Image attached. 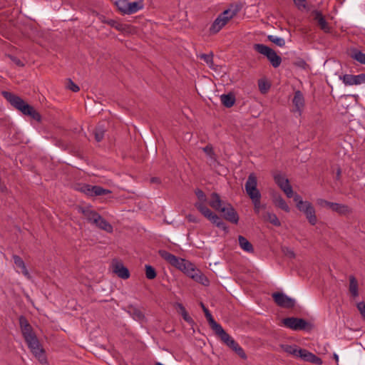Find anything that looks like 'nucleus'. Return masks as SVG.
<instances>
[{"label": "nucleus", "instance_id": "obj_48", "mask_svg": "<svg viewBox=\"0 0 365 365\" xmlns=\"http://www.w3.org/2000/svg\"><path fill=\"white\" fill-rule=\"evenodd\" d=\"M292 197L294 198V201L296 202V207H297V209L300 206L304 205V202L305 201L302 200V197L299 195L295 194V195H293Z\"/></svg>", "mask_w": 365, "mask_h": 365}, {"label": "nucleus", "instance_id": "obj_15", "mask_svg": "<svg viewBox=\"0 0 365 365\" xmlns=\"http://www.w3.org/2000/svg\"><path fill=\"white\" fill-rule=\"evenodd\" d=\"M292 103L296 108V110L301 114L302 110L304 106V98L302 93L300 91H297L292 100Z\"/></svg>", "mask_w": 365, "mask_h": 365}, {"label": "nucleus", "instance_id": "obj_13", "mask_svg": "<svg viewBox=\"0 0 365 365\" xmlns=\"http://www.w3.org/2000/svg\"><path fill=\"white\" fill-rule=\"evenodd\" d=\"M342 81L346 85H358L365 83V73L359 75L345 74L342 77Z\"/></svg>", "mask_w": 365, "mask_h": 365}, {"label": "nucleus", "instance_id": "obj_39", "mask_svg": "<svg viewBox=\"0 0 365 365\" xmlns=\"http://www.w3.org/2000/svg\"><path fill=\"white\" fill-rule=\"evenodd\" d=\"M258 87L262 93H266L270 88V84L267 81L260 79L258 81Z\"/></svg>", "mask_w": 365, "mask_h": 365}, {"label": "nucleus", "instance_id": "obj_11", "mask_svg": "<svg viewBox=\"0 0 365 365\" xmlns=\"http://www.w3.org/2000/svg\"><path fill=\"white\" fill-rule=\"evenodd\" d=\"M298 210L302 212L312 225H315L317 222L315 209L309 201H305L304 205L300 206Z\"/></svg>", "mask_w": 365, "mask_h": 365}, {"label": "nucleus", "instance_id": "obj_60", "mask_svg": "<svg viewBox=\"0 0 365 365\" xmlns=\"http://www.w3.org/2000/svg\"><path fill=\"white\" fill-rule=\"evenodd\" d=\"M150 182L152 183H160V180L158 178L154 177V178H152L150 179Z\"/></svg>", "mask_w": 365, "mask_h": 365}, {"label": "nucleus", "instance_id": "obj_5", "mask_svg": "<svg viewBox=\"0 0 365 365\" xmlns=\"http://www.w3.org/2000/svg\"><path fill=\"white\" fill-rule=\"evenodd\" d=\"M159 254L162 258L166 260L172 266L182 271L188 277H190V274L195 271V264L188 260L178 257L165 250H160Z\"/></svg>", "mask_w": 365, "mask_h": 365}, {"label": "nucleus", "instance_id": "obj_62", "mask_svg": "<svg viewBox=\"0 0 365 365\" xmlns=\"http://www.w3.org/2000/svg\"><path fill=\"white\" fill-rule=\"evenodd\" d=\"M334 359H335L336 361H338V360H339V356H338V355H337V354H334Z\"/></svg>", "mask_w": 365, "mask_h": 365}, {"label": "nucleus", "instance_id": "obj_50", "mask_svg": "<svg viewBox=\"0 0 365 365\" xmlns=\"http://www.w3.org/2000/svg\"><path fill=\"white\" fill-rule=\"evenodd\" d=\"M200 306L202 307V310L205 313V316L206 317V319H214L210 312L209 311V309L204 305V304L202 302H200Z\"/></svg>", "mask_w": 365, "mask_h": 365}, {"label": "nucleus", "instance_id": "obj_23", "mask_svg": "<svg viewBox=\"0 0 365 365\" xmlns=\"http://www.w3.org/2000/svg\"><path fill=\"white\" fill-rule=\"evenodd\" d=\"M273 202L277 207L282 209V210L287 212L290 211L289 207L280 195H274Z\"/></svg>", "mask_w": 365, "mask_h": 365}, {"label": "nucleus", "instance_id": "obj_26", "mask_svg": "<svg viewBox=\"0 0 365 365\" xmlns=\"http://www.w3.org/2000/svg\"><path fill=\"white\" fill-rule=\"evenodd\" d=\"M262 217L264 220L269 222L271 224L276 227L281 226V222L277 215L274 213L265 212L262 214Z\"/></svg>", "mask_w": 365, "mask_h": 365}, {"label": "nucleus", "instance_id": "obj_30", "mask_svg": "<svg viewBox=\"0 0 365 365\" xmlns=\"http://www.w3.org/2000/svg\"><path fill=\"white\" fill-rule=\"evenodd\" d=\"M330 209L339 214H346L349 212L348 206L336 202H331Z\"/></svg>", "mask_w": 365, "mask_h": 365}, {"label": "nucleus", "instance_id": "obj_17", "mask_svg": "<svg viewBox=\"0 0 365 365\" xmlns=\"http://www.w3.org/2000/svg\"><path fill=\"white\" fill-rule=\"evenodd\" d=\"M92 225L108 233H111L113 230V226L107 220L103 218L101 215H99V218H97L96 222Z\"/></svg>", "mask_w": 365, "mask_h": 365}, {"label": "nucleus", "instance_id": "obj_1", "mask_svg": "<svg viewBox=\"0 0 365 365\" xmlns=\"http://www.w3.org/2000/svg\"><path fill=\"white\" fill-rule=\"evenodd\" d=\"M19 322L23 337L31 353L42 365H48L46 351L29 321Z\"/></svg>", "mask_w": 365, "mask_h": 365}, {"label": "nucleus", "instance_id": "obj_14", "mask_svg": "<svg viewBox=\"0 0 365 365\" xmlns=\"http://www.w3.org/2000/svg\"><path fill=\"white\" fill-rule=\"evenodd\" d=\"M79 212L83 214L86 220L91 224L96 222L97 218H99L100 215V214H98L96 211L91 209L89 207H80Z\"/></svg>", "mask_w": 365, "mask_h": 365}, {"label": "nucleus", "instance_id": "obj_12", "mask_svg": "<svg viewBox=\"0 0 365 365\" xmlns=\"http://www.w3.org/2000/svg\"><path fill=\"white\" fill-rule=\"evenodd\" d=\"M299 352V358L302 359L304 361L311 362L314 364L321 365L322 364V360L321 358L318 357L315 354L309 351L307 349H302Z\"/></svg>", "mask_w": 365, "mask_h": 365}, {"label": "nucleus", "instance_id": "obj_49", "mask_svg": "<svg viewBox=\"0 0 365 365\" xmlns=\"http://www.w3.org/2000/svg\"><path fill=\"white\" fill-rule=\"evenodd\" d=\"M356 307L358 310L359 311L360 314H361V317L365 319V302H360L357 303Z\"/></svg>", "mask_w": 365, "mask_h": 365}, {"label": "nucleus", "instance_id": "obj_58", "mask_svg": "<svg viewBox=\"0 0 365 365\" xmlns=\"http://www.w3.org/2000/svg\"><path fill=\"white\" fill-rule=\"evenodd\" d=\"M298 66L305 68L307 66V63L304 60H300L296 63Z\"/></svg>", "mask_w": 365, "mask_h": 365}, {"label": "nucleus", "instance_id": "obj_61", "mask_svg": "<svg viewBox=\"0 0 365 365\" xmlns=\"http://www.w3.org/2000/svg\"><path fill=\"white\" fill-rule=\"evenodd\" d=\"M282 319H292V320H294V319H303L302 318H299V317H291L282 318Z\"/></svg>", "mask_w": 365, "mask_h": 365}, {"label": "nucleus", "instance_id": "obj_18", "mask_svg": "<svg viewBox=\"0 0 365 365\" xmlns=\"http://www.w3.org/2000/svg\"><path fill=\"white\" fill-rule=\"evenodd\" d=\"M194 279L195 282L200 283L205 286L209 285V280L206 276H205L200 270L197 269L196 267L195 271L190 274L189 277Z\"/></svg>", "mask_w": 365, "mask_h": 365}, {"label": "nucleus", "instance_id": "obj_32", "mask_svg": "<svg viewBox=\"0 0 365 365\" xmlns=\"http://www.w3.org/2000/svg\"><path fill=\"white\" fill-rule=\"evenodd\" d=\"M106 132V129L102 125H98L94 130L95 139L97 142H101Z\"/></svg>", "mask_w": 365, "mask_h": 365}, {"label": "nucleus", "instance_id": "obj_16", "mask_svg": "<svg viewBox=\"0 0 365 365\" xmlns=\"http://www.w3.org/2000/svg\"><path fill=\"white\" fill-rule=\"evenodd\" d=\"M113 272L123 279H126L130 277L129 270L121 263H116L113 265Z\"/></svg>", "mask_w": 365, "mask_h": 365}, {"label": "nucleus", "instance_id": "obj_28", "mask_svg": "<svg viewBox=\"0 0 365 365\" xmlns=\"http://www.w3.org/2000/svg\"><path fill=\"white\" fill-rule=\"evenodd\" d=\"M195 207L204 215L207 220H210L214 212H212L204 203L195 202Z\"/></svg>", "mask_w": 365, "mask_h": 365}, {"label": "nucleus", "instance_id": "obj_47", "mask_svg": "<svg viewBox=\"0 0 365 365\" xmlns=\"http://www.w3.org/2000/svg\"><path fill=\"white\" fill-rule=\"evenodd\" d=\"M131 316L134 319L137 318L138 319H142L143 318H144V315H143V312L140 310L135 309V308L132 309Z\"/></svg>", "mask_w": 365, "mask_h": 365}, {"label": "nucleus", "instance_id": "obj_24", "mask_svg": "<svg viewBox=\"0 0 365 365\" xmlns=\"http://www.w3.org/2000/svg\"><path fill=\"white\" fill-rule=\"evenodd\" d=\"M281 349L288 354L292 355L293 356L298 357L299 352L301 348H299L297 345H289V344H281Z\"/></svg>", "mask_w": 365, "mask_h": 365}, {"label": "nucleus", "instance_id": "obj_27", "mask_svg": "<svg viewBox=\"0 0 365 365\" xmlns=\"http://www.w3.org/2000/svg\"><path fill=\"white\" fill-rule=\"evenodd\" d=\"M274 180L276 184L280 187L282 190L289 185V180L281 173L275 174L274 175Z\"/></svg>", "mask_w": 365, "mask_h": 365}, {"label": "nucleus", "instance_id": "obj_33", "mask_svg": "<svg viewBox=\"0 0 365 365\" xmlns=\"http://www.w3.org/2000/svg\"><path fill=\"white\" fill-rule=\"evenodd\" d=\"M351 57L361 64H365V53L359 50H354L351 52Z\"/></svg>", "mask_w": 365, "mask_h": 365}, {"label": "nucleus", "instance_id": "obj_64", "mask_svg": "<svg viewBox=\"0 0 365 365\" xmlns=\"http://www.w3.org/2000/svg\"><path fill=\"white\" fill-rule=\"evenodd\" d=\"M19 319L22 320V319H24V317L23 316H21V317L19 318Z\"/></svg>", "mask_w": 365, "mask_h": 365}, {"label": "nucleus", "instance_id": "obj_36", "mask_svg": "<svg viewBox=\"0 0 365 365\" xmlns=\"http://www.w3.org/2000/svg\"><path fill=\"white\" fill-rule=\"evenodd\" d=\"M93 189V196H101L111 193L110 190L104 189L102 187L98 185H94V188Z\"/></svg>", "mask_w": 365, "mask_h": 365}, {"label": "nucleus", "instance_id": "obj_10", "mask_svg": "<svg viewBox=\"0 0 365 365\" xmlns=\"http://www.w3.org/2000/svg\"><path fill=\"white\" fill-rule=\"evenodd\" d=\"M272 298L279 307L289 309L295 306V300L282 292L273 293Z\"/></svg>", "mask_w": 365, "mask_h": 365}, {"label": "nucleus", "instance_id": "obj_38", "mask_svg": "<svg viewBox=\"0 0 365 365\" xmlns=\"http://www.w3.org/2000/svg\"><path fill=\"white\" fill-rule=\"evenodd\" d=\"M200 59L203 60L210 68H212L213 66V54L212 53L205 54L202 53L200 55Z\"/></svg>", "mask_w": 365, "mask_h": 365}, {"label": "nucleus", "instance_id": "obj_46", "mask_svg": "<svg viewBox=\"0 0 365 365\" xmlns=\"http://www.w3.org/2000/svg\"><path fill=\"white\" fill-rule=\"evenodd\" d=\"M195 195L197 197L198 200L200 201V202H205L207 200V197L204 192L200 189L195 190Z\"/></svg>", "mask_w": 365, "mask_h": 365}, {"label": "nucleus", "instance_id": "obj_8", "mask_svg": "<svg viewBox=\"0 0 365 365\" xmlns=\"http://www.w3.org/2000/svg\"><path fill=\"white\" fill-rule=\"evenodd\" d=\"M257 186V178L254 173H250L245 182V188L247 195L252 200L261 198V193Z\"/></svg>", "mask_w": 365, "mask_h": 365}, {"label": "nucleus", "instance_id": "obj_54", "mask_svg": "<svg viewBox=\"0 0 365 365\" xmlns=\"http://www.w3.org/2000/svg\"><path fill=\"white\" fill-rule=\"evenodd\" d=\"M317 204L322 207H327L330 208V205L331 204V202L324 199H318Z\"/></svg>", "mask_w": 365, "mask_h": 365}, {"label": "nucleus", "instance_id": "obj_63", "mask_svg": "<svg viewBox=\"0 0 365 365\" xmlns=\"http://www.w3.org/2000/svg\"><path fill=\"white\" fill-rule=\"evenodd\" d=\"M155 365H164V364H162V363H160V362H156V363L155 364Z\"/></svg>", "mask_w": 365, "mask_h": 365}, {"label": "nucleus", "instance_id": "obj_19", "mask_svg": "<svg viewBox=\"0 0 365 365\" xmlns=\"http://www.w3.org/2000/svg\"><path fill=\"white\" fill-rule=\"evenodd\" d=\"M314 20L317 22L318 26L320 27V29L323 30L324 32H329V27L322 14L319 11H315L314 12Z\"/></svg>", "mask_w": 365, "mask_h": 365}, {"label": "nucleus", "instance_id": "obj_52", "mask_svg": "<svg viewBox=\"0 0 365 365\" xmlns=\"http://www.w3.org/2000/svg\"><path fill=\"white\" fill-rule=\"evenodd\" d=\"M9 57L12 61V62L14 63L16 66L20 67L24 66V63L17 57L14 56H9Z\"/></svg>", "mask_w": 365, "mask_h": 365}, {"label": "nucleus", "instance_id": "obj_53", "mask_svg": "<svg viewBox=\"0 0 365 365\" xmlns=\"http://www.w3.org/2000/svg\"><path fill=\"white\" fill-rule=\"evenodd\" d=\"M283 252L289 258H294L295 254L293 250H289V248H283Z\"/></svg>", "mask_w": 365, "mask_h": 365}, {"label": "nucleus", "instance_id": "obj_31", "mask_svg": "<svg viewBox=\"0 0 365 365\" xmlns=\"http://www.w3.org/2000/svg\"><path fill=\"white\" fill-rule=\"evenodd\" d=\"M14 262V264L19 268L21 269L22 273L27 276L29 274V272L25 266L24 262L23 259L18 255H14L13 256Z\"/></svg>", "mask_w": 365, "mask_h": 365}, {"label": "nucleus", "instance_id": "obj_51", "mask_svg": "<svg viewBox=\"0 0 365 365\" xmlns=\"http://www.w3.org/2000/svg\"><path fill=\"white\" fill-rule=\"evenodd\" d=\"M282 190L285 193V195H287V197H289V198L292 197V196L294 195V192H293L292 187L290 185V184L289 185H287L285 188H284Z\"/></svg>", "mask_w": 365, "mask_h": 365}, {"label": "nucleus", "instance_id": "obj_34", "mask_svg": "<svg viewBox=\"0 0 365 365\" xmlns=\"http://www.w3.org/2000/svg\"><path fill=\"white\" fill-rule=\"evenodd\" d=\"M361 329L360 326L355 323V321H346V323H344V328L343 331L345 333L346 330L357 331Z\"/></svg>", "mask_w": 365, "mask_h": 365}, {"label": "nucleus", "instance_id": "obj_29", "mask_svg": "<svg viewBox=\"0 0 365 365\" xmlns=\"http://www.w3.org/2000/svg\"><path fill=\"white\" fill-rule=\"evenodd\" d=\"M143 7V2L140 1H133L129 2L127 9V14H132L136 13L139 10L142 9Z\"/></svg>", "mask_w": 365, "mask_h": 365}, {"label": "nucleus", "instance_id": "obj_9", "mask_svg": "<svg viewBox=\"0 0 365 365\" xmlns=\"http://www.w3.org/2000/svg\"><path fill=\"white\" fill-rule=\"evenodd\" d=\"M280 326L294 331H310L313 328L309 321H281Z\"/></svg>", "mask_w": 365, "mask_h": 365}, {"label": "nucleus", "instance_id": "obj_56", "mask_svg": "<svg viewBox=\"0 0 365 365\" xmlns=\"http://www.w3.org/2000/svg\"><path fill=\"white\" fill-rule=\"evenodd\" d=\"M293 1L299 8H300L301 6L304 8L305 7V0H293Z\"/></svg>", "mask_w": 365, "mask_h": 365}, {"label": "nucleus", "instance_id": "obj_20", "mask_svg": "<svg viewBox=\"0 0 365 365\" xmlns=\"http://www.w3.org/2000/svg\"><path fill=\"white\" fill-rule=\"evenodd\" d=\"M349 280V291L351 293V297L356 298L359 296V284L357 279L354 275H350Z\"/></svg>", "mask_w": 365, "mask_h": 365}, {"label": "nucleus", "instance_id": "obj_40", "mask_svg": "<svg viewBox=\"0 0 365 365\" xmlns=\"http://www.w3.org/2000/svg\"><path fill=\"white\" fill-rule=\"evenodd\" d=\"M145 276L148 279H153L156 277L155 269L151 265H145Z\"/></svg>", "mask_w": 365, "mask_h": 365}, {"label": "nucleus", "instance_id": "obj_59", "mask_svg": "<svg viewBox=\"0 0 365 365\" xmlns=\"http://www.w3.org/2000/svg\"><path fill=\"white\" fill-rule=\"evenodd\" d=\"M341 170L340 168H338L336 173V180H339L341 178Z\"/></svg>", "mask_w": 365, "mask_h": 365}, {"label": "nucleus", "instance_id": "obj_35", "mask_svg": "<svg viewBox=\"0 0 365 365\" xmlns=\"http://www.w3.org/2000/svg\"><path fill=\"white\" fill-rule=\"evenodd\" d=\"M118 9L123 14H127V8L128 6V0H118L115 1Z\"/></svg>", "mask_w": 365, "mask_h": 365}, {"label": "nucleus", "instance_id": "obj_43", "mask_svg": "<svg viewBox=\"0 0 365 365\" xmlns=\"http://www.w3.org/2000/svg\"><path fill=\"white\" fill-rule=\"evenodd\" d=\"M176 310L179 314H180L182 316L183 319H190L187 312L185 310V308L183 307L182 304L178 303L176 304Z\"/></svg>", "mask_w": 365, "mask_h": 365}, {"label": "nucleus", "instance_id": "obj_55", "mask_svg": "<svg viewBox=\"0 0 365 365\" xmlns=\"http://www.w3.org/2000/svg\"><path fill=\"white\" fill-rule=\"evenodd\" d=\"M203 150L208 155H211L214 154L212 147L210 145H207L203 148Z\"/></svg>", "mask_w": 365, "mask_h": 365}, {"label": "nucleus", "instance_id": "obj_21", "mask_svg": "<svg viewBox=\"0 0 365 365\" xmlns=\"http://www.w3.org/2000/svg\"><path fill=\"white\" fill-rule=\"evenodd\" d=\"M212 224L216 225L218 228L222 229L225 232H229V229L222 219L217 214L214 213L209 220Z\"/></svg>", "mask_w": 365, "mask_h": 365}, {"label": "nucleus", "instance_id": "obj_3", "mask_svg": "<svg viewBox=\"0 0 365 365\" xmlns=\"http://www.w3.org/2000/svg\"><path fill=\"white\" fill-rule=\"evenodd\" d=\"M209 205L216 211L222 212L226 220L233 224L238 223L239 215L237 212L230 203L222 201L217 193L212 192L211 194Z\"/></svg>", "mask_w": 365, "mask_h": 365}, {"label": "nucleus", "instance_id": "obj_45", "mask_svg": "<svg viewBox=\"0 0 365 365\" xmlns=\"http://www.w3.org/2000/svg\"><path fill=\"white\" fill-rule=\"evenodd\" d=\"M66 87L73 92H77L80 90L79 87L71 79H68Z\"/></svg>", "mask_w": 365, "mask_h": 365}, {"label": "nucleus", "instance_id": "obj_7", "mask_svg": "<svg viewBox=\"0 0 365 365\" xmlns=\"http://www.w3.org/2000/svg\"><path fill=\"white\" fill-rule=\"evenodd\" d=\"M253 48L259 53L265 56L274 68H277L281 64V57L269 46L262 43H255L253 45Z\"/></svg>", "mask_w": 365, "mask_h": 365}, {"label": "nucleus", "instance_id": "obj_25", "mask_svg": "<svg viewBox=\"0 0 365 365\" xmlns=\"http://www.w3.org/2000/svg\"><path fill=\"white\" fill-rule=\"evenodd\" d=\"M220 100L222 105L226 108H231L235 103V97L231 93L221 95Z\"/></svg>", "mask_w": 365, "mask_h": 365}, {"label": "nucleus", "instance_id": "obj_2", "mask_svg": "<svg viewBox=\"0 0 365 365\" xmlns=\"http://www.w3.org/2000/svg\"><path fill=\"white\" fill-rule=\"evenodd\" d=\"M208 323L215 335L220 338L223 344L235 351L240 358L243 359H247V355L243 349L225 331L222 327L218 324L217 321H208Z\"/></svg>", "mask_w": 365, "mask_h": 365}, {"label": "nucleus", "instance_id": "obj_57", "mask_svg": "<svg viewBox=\"0 0 365 365\" xmlns=\"http://www.w3.org/2000/svg\"><path fill=\"white\" fill-rule=\"evenodd\" d=\"M186 217L189 222H198L197 218L192 215H188Z\"/></svg>", "mask_w": 365, "mask_h": 365}, {"label": "nucleus", "instance_id": "obj_44", "mask_svg": "<svg viewBox=\"0 0 365 365\" xmlns=\"http://www.w3.org/2000/svg\"><path fill=\"white\" fill-rule=\"evenodd\" d=\"M107 24L108 25H110V26L116 29L118 31H123L124 30V25L118 22L117 21H115V20H113V19H110L108 21H107Z\"/></svg>", "mask_w": 365, "mask_h": 365}, {"label": "nucleus", "instance_id": "obj_41", "mask_svg": "<svg viewBox=\"0 0 365 365\" xmlns=\"http://www.w3.org/2000/svg\"><path fill=\"white\" fill-rule=\"evenodd\" d=\"M93 188L94 185L84 184L81 187L80 190L88 196H93Z\"/></svg>", "mask_w": 365, "mask_h": 365}, {"label": "nucleus", "instance_id": "obj_4", "mask_svg": "<svg viewBox=\"0 0 365 365\" xmlns=\"http://www.w3.org/2000/svg\"><path fill=\"white\" fill-rule=\"evenodd\" d=\"M2 96L13 106L15 108L20 110L24 115H29L33 119L40 121L41 116L33 106L26 103L21 98L9 92L2 91Z\"/></svg>", "mask_w": 365, "mask_h": 365}, {"label": "nucleus", "instance_id": "obj_22", "mask_svg": "<svg viewBox=\"0 0 365 365\" xmlns=\"http://www.w3.org/2000/svg\"><path fill=\"white\" fill-rule=\"evenodd\" d=\"M239 245L244 251L252 253L254 252V247L243 236H238Z\"/></svg>", "mask_w": 365, "mask_h": 365}, {"label": "nucleus", "instance_id": "obj_6", "mask_svg": "<svg viewBox=\"0 0 365 365\" xmlns=\"http://www.w3.org/2000/svg\"><path fill=\"white\" fill-rule=\"evenodd\" d=\"M242 9L241 4H232L230 8L225 10L221 13L217 18L214 21L210 28V32L212 34H217L220 29L235 16Z\"/></svg>", "mask_w": 365, "mask_h": 365}, {"label": "nucleus", "instance_id": "obj_37", "mask_svg": "<svg viewBox=\"0 0 365 365\" xmlns=\"http://www.w3.org/2000/svg\"><path fill=\"white\" fill-rule=\"evenodd\" d=\"M267 39L269 41L275 43L276 45H277L279 47H283L285 45L284 39L282 38H280V37H277V36H273V35H269L267 36Z\"/></svg>", "mask_w": 365, "mask_h": 365}, {"label": "nucleus", "instance_id": "obj_42", "mask_svg": "<svg viewBox=\"0 0 365 365\" xmlns=\"http://www.w3.org/2000/svg\"><path fill=\"white\" fill-rule=\"evenodd\" d=\"M260 199H255L252 200L253 205H254V211L256 214H259L260 209H265L266 205H261Z\"/></svg>", "mask_w": 365, "mask_h": 365}]
</instances>
